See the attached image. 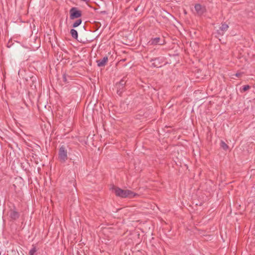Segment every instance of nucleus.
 Wrapping results in <instances>:
<instances>
[{
	"label": "nucleus",
	"mask_w": 255,
	"mask_h": 255,
	"mask_svg": "<svg viewBox=\"0 0 255 255\" xmlns=\"http://www.w3.org/2000/svg\"><path fill=\"white\" fill-rule=\"evenodd\" d=\"M115 193L116 196L122 197L127 198L129 197L132 198L136 196L137 194L134 193L129 190H123L119 187L115 188Z\"/></svg>",
	"instance_id": "1"
},
{
	"label": "nucleus",
	"mask_w": 255,
	"mask_h": 255,
	"mask_svg": "<svg viewBox=\"0 0 255 255\" xmlns=\"http://www.w3.org/2000/svg\"><path fill=\"white\" fill-rule=\"evenodd\" d=\"M58 158L61 163H65L68 159V151L65 145H61L58 151Z\"/></svg>",
	"instance_id": "2"
},
{
	"label": "nucleus",
	"mask_w": 255,
	"mask_h": 255,
	"mask_svg": "<svg viewBox=\"0 0 255 255\" xmlns=\"http://www.w3.org/2000/svg\"><path fill=\"white\" fill-rule=\"evenodd\" d=\"M70 19H74L78 18L82 16V11L79 10L77 7H73L70 10Z\"/></svg>",
	"instance_id": "3"
},
{
	"label": "nucleus",
	"mask_w": 255,
	"mask_h": 255,
	"mask_svg": "<svg viewBox=\"0 0 255 255\" xmlns=\"http://www.w3.org/2000/svg\"><path fill=\"white\" fill-rule=\"evenodd\" d=\"M165 60V58L164 57H158L151 59L150 61L152 62L151 64L152 67L159 68L161 67Z\"/></svg>",
	"instance_id": "4"
},
{
	"label": "nucleus",
	"mask_w": 255,
	"mask_h": 255,
	"mask_svg": "<svg viewBox=\"0 0 255 255\" xmlns=\"http://www.w3.org/2000/svg\"><path fill=\"white\" fill-rule=\"evenodd\" d=\"M126 77H124L118 83L116 84V87L117 89V94L119 95H121L123 92L125 90V86L126 83Z\"/></svg>",
	"instance_id": "5"
},
{
	"label": "nucleus",
	"mask_w": 255,
	"mask_h": 255,
	"mask_svg": "<svg viewBox=\"0 0 255 255\" xmlns=\"http://www.w3.org/2000/svg\"><path fill=\"white\" fill-rule=\"evenodd\" d=\"M149 45H163L165 43L164 39H161L160 37L152 38L148 42Z\"/></svg>",
	"instance_id": "6"
},
{
	"label": "nucleus",
	"mask_w": 255,
	"mask_h": 255,
	"mask_svg": "<svg viewBox=\"0 0 255 255\" xmlns=\"http://www.w3.org/2000/svg\"><path fill=\"white\" fill-rule=\"evenodd\" d=\"M194 7L197 13L200 15H202L206 11L205 7L199 3L196 4Z\"/></svg>",
	"instance_id": "7"
},
{
	"label": "nucleus",
	"mask_w": 255,
	"mask_h": 255,
	"mask_svg": "<svg viewBox=\"0 0 255 255\" xmlns=\"http://www.w3.org/2000/svg\"><path fill=\"white\" fill-rule=\"evenodd\" d=\"M229 26L226 23H222L221 26L218 30V34L220 35H223L225 32L228 30Z\"/></svg>",
	"instance_id": "8"
},
{
	"label": "nucleus",
	"mask_w": 255,
	"mask_h": 255,
	"mask_svg": "<svg viewBox=\"0 0 255 255\" xmlns=\"http://www.w3.org/2000/svg\"><path fill=\"white\" fill-rule=\"evenodd\" d=\"M20 216L19 213L14 210H11L9 213V217L12 221H15L19 218Z\"/></svg>",
	"instance_id": "9"
},
{
	"label": "nucleus",
	"mask_w": 255,
	"mask_h": 255,
	"mask_svg": "<svg viewBox=\"0 0 255 255\" xmlns=\"http://www.w3.org/2000/svg\"><path fill=\"white\" fill-rule=\"evenodd\" d=\"M108 61V57L105 56L102 59L97 60L96 62L99 67H104Z\"/></svg>",
	"instance_id": "10"
},
{
	"label": "nucleus",
	"mask_w": 255,
	"mask_h": 255,
	"mask_svg": "<svg viewBox=\"0 0 255 255\" xmlns=\"http://www.w3.org/2000/svg\"><path fill=\"white\" fill-rule=\"evenodd\" d=\"M72 37L76 39L78 38V32L77 30L74 29H72L70 30V32Z\"/></svg>",
	"instance_id": "11"
},
{
	"label": "nucleus",
	"mask_w": 255,
	"mask_h": 255,
	"mask_svg": "<svg viewBox=\"0 0 255 255\" xmlns=\"http://www.w3.org/2000/svg\"><path fill=\"white\" fill-rule=\"evenodd\" d=\"M82 23V19H78L76 20L72 24V27L73 28H75L78 27L79 25H80Z\"/></svg>",
	"instance_id": "12"
},
{
	"label": "nucleus",
	"mask_w": 255,
	"mask_h": 255,
	"mask_svg": "<svg viewBox=\"0 0 255 255\" xmlns=\"http://www.w3.org/2000/svg\"><path fill=\"white\" fill-rule=\"evenodd\" d=\"M37 252L36 247L33 246L32 248L29 252V255H34Z\"/></svg>",
	"instance_id": "13"
},
{
	"label": "nucleus",
	"mask_w": 255,
	"mask_h": 255,
	"mask_svg": "<svg viewBox=\"0 0 255 255\" xmlns=\"http://www.w3.org/2000/svg\"><path fill=\"white\" fill-rule=\"evenodd\" d=\"M221 146L225 150H227L229 148L228 145L223 140L221 141Z\"/></svg>",
	"instance_id": "14"
},
{
	"label": "nucleus",
	"mask_w": 255,
	"mask_h": 255,
	"mask_svg": "<svg viewBox=\"0 0 255 255\" xmlns=\"http://www.w3.org/2000/svg\"><path fill=\"white\" fill-rule=\"evenodd\" d=\"M250 88V86L249 85H245L243 86V91L244 92H245V91H247L248 90H249Z\"/></svg>",
	"instance_id": "15"
},
{
	"label": "nucleus",
	"mask_w": 255,
	"mask_h": 255,
	"mask_svg": "<svg viewBox=\"0 0 255 255\" xmlns=\"http://www.w3.org/2000/svg\"><path fill=\"white\" fill-rule=\"evenodd\" d=\"M63 80L64 82L67 83V75L64 73L63 74Z\"/></svg>",
	"instance_id": "16"
},
{
	"label": "nucleus",
	"mask_w": 255,
	"mask_h": 255,
	"mask_svg": "<svg viewBox=\"0 0 255 255\" xmlns=\"http://www.w3.org/2000/svg\"><path fill=\"white\" fill-rule=\"evenodd\" d=\"M242 75V73H237L236 74H235V76L237 77H241Z\"/></svg>",
	"instance_id": "17"
},
{
	"label": "nucleus",
	"mask_w": 255,
	"mask_h": 255,
	"mask_svg": "<svg viewBox=\"0 0 255 255\" xmlns=\"http://www.w3.org/2000/svg\"><path fill=\"white\" fill-rule=\"evenodd\" d=\"M12 42V40H10L8 41V43H7V46L8 47H10V46H11V44H10V42Z\"/></svg>",
	"instance_id": "18"
},
{
	"label": "nucleus",
	"mask_w": 255,
	"mask_h": 255,
	"mask_svg": "<svg viewBox=\"0 0 255 255\" xmlns=\"http://www.w3.org/2000/svg\"><path fill=\"white\" fill-rule=\"evenodd\" d=\"M12 186H13V189L15 191V192H16V186H15V184H13V185H12Z\"/></svg>",
	"instance_id": "19"
},
{
	"label": "nucleus",
	"mask_w": 255,
	"mask_h": 255,
	"mask_svg": "<svg viewBox=\"0 0 255 255\" xmlns=\"http://www.w3.org/2000/svg\"><path fill=\"white\" fill-rule=\"evenodd\" d=\"M82 1H83L84 2H86V3H88L90 0H81Z\"/></svg>",
	"instance_id": "20"
},
{
	"label": "nucleus",
	"mask_w": 255,
	"mask_h": 255,
	"mask_svg": "<svg viewBox=\"0 0 255 255\" xmlns=\"http://www.w3.org/2000/svg\"><path fill=\"white\" fill-rule=\"evenodd\" d=\"M73 163L74 165V164H76L77 163L76 162H75V161H73Z\"/></svg>",
	"instance_id": "21"
}]
</instances>
